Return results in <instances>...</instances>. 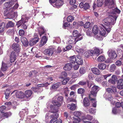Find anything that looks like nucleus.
Instances as JSON below:
<instances>
[{"mask_svg":"<svg viewBox=\"0 0 123 123\" xmlns=\"http://www.w3.org/2000/svg\"><path fill=\"white\" fill-rule=\"evenodd\" d=\"M83 103L84 105L86 107L90 105V102L87 98L85 97L83 99Z\"/></svg>","mask_w":123,"mask_h":123,"instance_id":"obj_28","label":"nucleus"},{"mask_svg":"<svg viewBox=\"0 0 123 123\" xmlns=\"http://www.w3.org/2000/svg\"><path fill=\"white\" fill-rule=\"evenodd\" d=\"M98 29L96 25H94L92 28V31L93 33L95 34H97L98 32Z\"/></svg>","mask_w":123,"mask_h":123,"instance_id":"obj_33","label":"nucleus"},{"mask_svg":"<svg viewBox=\"0 0 123 123\" xmlns=\"http://www.w3.org/2000/svg\"><path fill=\"white\" fill-rule=\"evenodd\" d=\"M58 116V114L57 113L51 115L50 117L52 119L50 120V123H57L58 122L57 119Z\"/></svg>","mask_w":123,"mask_h":123,"instance_id":"obj_10","label":"nucleus"},{"mask_svg":"<svg viewBox=\"0 0 123 123\" xmlns=\"http://www.w3.org/2000/svg\"><path fill=\"white\" fill-rule=\"evenodd\" d=\"M47 41V37L45 36H43L40 41L39 46L41 47L46 44Z\"/></svg>","mask_w":123,"mask_h":123,"instance_id":"obj_16","label":"nucleus"},{"mask_svg":"<svg viewBox=\"0 0 123 123\" xmlns=\"http://www.w3.org/2000/svg\"><path fill=\"white\" fill-rule=\"evenodd\" d=\"M107 91L109 93H111L113 92H116V89L115 86H112V89L110 88H107Z\"/></svg>","mask_w":123,"mask_h":123,"instance_id":"obj_27","label":"nucleus"},{"mask_svg":"<svg viewBox=\"0 0 123 123\" xmlns=\"http://www.w3.org/2000/svg\"><path fill=\"white\" fill-rule=\"evenodd\" d=\"M15 95L17 97L21 99L24 98L25 96L24 93L22 92L18 91L16 92Z\"/></svg>","mask_w":123,"mask_h":123,"instance_id":"obj_14","label":"nucleus"},{"mask_svg":"<svg viewBox=\"0 0 123 123\" xmlns=\"http://www.w3.org/2000/svg\"><path fill=\"white\" fill-rule=\"evenodd\" d=\"M117 87L119 89H123V79L118 80L117 82Z\"/></svg>","mask_w":123,"mask_h":123,"instance_id":"obj_13","label":"nucleus"},{"mask_svg":"<svg viewBox=\"0 0 123 123\" xmlns=\"http://www.w3.org/2000/svg\"><path fill=\"white\" fill-rule=\"evenodd\" d=\"M73 35L74 37H76L74 39L75 44L76 42L82 40L83 38V37L81 36V35L77 30H75L73 31Z\"/></svg>","mask_w":123,"mask_h":123,"instance_id":"obj_6","label":"nucleus"},{"mask_svg":"<svg viewBox=\"0 0 123 123\" xmlns=\"http://www.w3.org/2000/svg\"><path fill=\"white\" fill-rule=\"evenodd\" d=\"M63 79V80L62 81V82L63 85H65L68 81L69 78H64V79Z\"/></svg>","mask_w":123,"mask_h":123,"instance_id":"obj_50","label":"nucleus"},{"mask_svg":"<svg viewBox=\"0 0 123 123\" xmlns=\"http://www.w3.org/2000/svg\"><path fill=\"white\" fill-rule=\"evenodd\" d=\"M76 63L79 65H81L83 63V61L81 56L80 55H78L77 57Z\"/></svg>","mask_w":123,"mask_h":123,"instance_id":"obj_23","label":"nucleus"},{"mask_svg":"<svg viewBox=\"0 0 123 123\" xmlns=\"http://www.w3.org/2000/svg\"><path fill=\"white\" fill-rule=\"evenodd\" d=\"M104 0H97V6L98 7L102 6Z\"/></svg>","mask_w":123,"mask_h":123,"instance_id":"obj_46","label":"nucleus"},{"mask_svg":"<svg viewBox=\"0 0 123 123\" xmlns=\"http://www.w3.org/2000/svg\"><path fill=\"white\" fill-rule=\"evenodd\" d=\"M67 107L68 109L74 111L75 110L76 106L75 104L72 103L71 104H68Z\"/></svg>","mask_w":123,"mask_h":123,"instance_id":"obj_26","label":"nucleus"},{"mask_svg":"<svg viewBox=\"0 0 123 123\" xmlns=\"http://www.w3.org/2000/svg\"><path fill=\"white\" fill-rule=\"evenodd\" d=\"M25 34V32L23 30H20L19 31V36H22L24 35Z\"/></svg>","mask_w":123,"mask_h":123,"instance_id":"obj_57","label":"nucleus"},{"mask_svg":"<svg viewBox=\"0 0 123 123\" xmlns=\"http://www.w3.org/2000/svg\"><path fill=\"white\" fill-rule=\"evenodd\" d=\"M18 53L13 51L11 52L10 56V60L11 63L14 62L15 61L16 57L18 55Z\"/></svg>","mask_w":123,"mask_h":123,"instance_id":"obj_7","label":"nucleus"},{"mask_svg":"<svg viewBox=\"0 0 123 123\" xmlns=\"http://www.w3.org/2000/svg\"><path fill=\"white\" fill-rule=\"evenodd\" d=\"M84 56L86 57L89 56H93L91 50H89L86 51L84 54Z\"/></svg>","mask_w":123,"mask_h":123,"instance_id":"obj_29","label":"nucleus"},{"mask_svg":"<svg viewBox=\"0 0 123 123\" xmlns=\"http://www.w3.org/2000/svg\"><path fill=\"white\" fill-rule=\"evenodd\" d=\"M88 77L90 80H92L94 77L93 74L92 73H89L88 74Z\"/></svg>","mask_w":123,"mask_h":123,"instance_id":"obj_55","label":"nucleus"},{"mask_svg":"<svg viewBox=\"0 0 123 123\" xmlns=\"http://www.w3.org/2000/svg\"><path fill=\"white\" fill-rule=\"evenodd\" d=\"M7 68V64L2 62L1 68V70L3 71H5L6 70Z\"/></svg>","mask_w":123,"mask_h":123,"instance_id":"obj_36","label":"nucleus"},{"mask_svg":"<svg viewBox=\"0 0 123 123\" xmlns=\"http://www.w3.org/2000/svg\"><path fill=\"white\" fill-rule=\"evenodd\" d=\"M74 39L72 36L69 37V39L68 40L67 43L69 44H72L74 43Z\"/></svg>","mask_w":123,"mask_h":123,"instance_id":"obj_38","label":"nucleus"},{"mask_svg":"<svg viewBox=\"0 0 123 123\" xmlns=\"http://www.w3.org/2000/svg\"><path fill=\"white\" fill-rule=\"evenodd\" d=\"M89 111L90 113L94 114L96 112L95 109H93L92 108H91L89 110Z\"/></svg>","mask_w":123,"mask_h":123,"instance_id":"obj_60","label":"nucleus"},{"mask_svg":"<svg viewBox=\"0 0 123 123\" xmlns=\"http://www.w3.org/2000/svg\"><path fill=\"white\" fill-rule=\"evenodd\" d=\"M70 23L68 22H65L63 24V27H67L69 26H70Z\"/></svg>","mask_w":123,"mask_h":123,"instance_id":"obj_62","label":"nucleus"},{"mask_svg":"<svg viewBox=\"0 0 123 123\" xmlns=\"http://www.w3.org/2000/svg\"><path fill=\"white\" fill-rule=\"evenodd\" d=\"M105 60V56L102 55L99 56L97 58L98 61L99 62H103Z\"/></svg>","mask_w":123,"mask_h":123,"instance_id":"obj_37","label":"nucleus"},{"mask_svg":"<svg viewBox=\"0 0 123 123\" xmlns=\"http://www.w3.org/2000/svg\"><path fill=\"white\" fill-rule=\"evenodd\" d=\"M105 3L106 6H108L109 8H112L114 5L113 0H105Z\"/></svg>","mask_w":123,"mask_h":123,"instance_id":"obj_9","label":"nucleus"},{"mask_svg":"<svg viewBox=\"0 0 123 123\" xmlns=\"http://www.w3.org/2000/svg\"><path fill=\"white\" fill-rule=\"evenodd\" d=\"M91 69L93 73L95 74L98 75L100 74V71L98 68H92Z\"/></svg>","mask_w":123,"mask_h":123,"instance_id":"obj_24","label":"nucleus"},{"mask_svg":"<svg viewBox=\"0 0 123 123\" xmlns=\"http://www.w3.org/2000/svg\"><path fill=\"white\" fill-rule=\"evenodd\" d=\"M73 115L77 117V118H75V119H77L81 115V112L79 111H75L73 113Z\"/></svg>","mask_w":123,"mask_h":123,"instance_id":"obj_39","label":"nucleus"},{"mask_svg":"<svg viewBox=\"0 0 123 123\" xmlns=\"http://www.w3.org/2000/svg\"><path fill=\"white\" fill-rule=\"evenodd\" d=\"M20 40L24 46H28L29 42L25 37H21L20 38Z\"/></svg>","mask_w":123,"mask_h":123,"instance_id":"obj_19","label":"nucleus"},{"mask_svg":"<svg viewBox=\"0 0 123 123\" xmlns=\"http://www.w3.org/2000/svg\"><path fill=\"white\" fill-rule=\"evenodd\" d=\"M87 82L86 81L82 80L80 81L78 83V84L82 86H85L86 85Z\"/></svg>","mask_w":123,"mask_h":123,"instance_id":"obj_52","label":"nucleus"},{"mask_svg":"<svg viewBox=\"0 0 123 123\" xmlns=\"http://www.w3.org/2000/svg\"><path fill=\"white\" fill-rule=\"evenodd\" d=\"M55 50V49L53 48L46 49L44 51V54L45 55H48L50 56L53 54Z\"/></svg>","mask_w":123,"mask_h":123,"instance_id":"obj_8","label":"nucleus"},{"mask_svg":"<svg viewBox=\"0 0 123 123\" xmlns=\"http://www.w3.org/2000/svg\"><path fill=\"white\" fill-rule=\"evenodd\" d=\"M28 113V111L27 109L25 108V109H22V111H20L19 113L21 117H24L25 116V115H27Z\"/></svg>","mask_w":123,"mask_h":123,"instance_id":"obj_20","label":"nucleus"},{"mask_svg":"<svg viewBox=\"0 0 123 123\" xmlns=\"http://www.w3.org/2000/svg\"><path fill=\"white\" fill-rule=\"evenodd\" d=\"M28 21L27 18L24 15H22L21 19L16 23V25L18 26V28L21 26L22 28L24 30L26 29H27V26L25 24Z\"/></svg>","mask_w":123,"mask_h":123,"instance_id":"obj_4","label":"nucleus"},{"mask_svg":"<svg viewBox=\"0 0 123 123\" xmlns=\"http://www.w3.org/2000/svg\"><path fill=\"white\" fill-rule=\"evenodd\" d=\"M14 25V24L12 21H9L6 24V28L11 27Z\"/></svg>","mask_w":123,"mask_h":123,"instance_id":"obj_40","label":"nucleus"},{"mask_svg":"<svg viewBox=\"0 0 123 123\" xmlns=\"http://www.w3.org/2000/svg\"><path fill=\"white\" fill-rule=\"evenodd\" d=\"M122 62L119 60H118L116 61L115 62V64L117 66H120L122 64Z\"/></svg>","mask_w":123,"mask_h":123,"instance_id":"obj_58","label":"nucleus"},{"mask_svg":"<svg viewBox=\"0 0 123 123\" xmlns=\"http://www.w3.org/2000/svg\"><path fill=\"white\" fill-rule=\"evenodd\" d=\"M100 33L102 36L105 37L107 35L105 31L103 28L101 29V31H100Z\"/></svg>","mask_w":123,"mask_h":123,"instance_id":"obj_45","label":"nucleus"},{"mask_svg":"<svg viewBox=\"0 0 123 123\" xmlns=\"http://www.w3.org/2000/svg\"><path fill=\"white\" fill-rule=\"evenodd\" d=\"M61 86V84L59 82H58L54 84L52 86V88L53 90H55L59 87Z\"/></svg>","mask_w":123,"mask_h":123,"instance_id":"obj_35","label":"nucleus"},{"mask_svg":"<svg viewBox=\"0 0 123 123\" xmlns=\"http://www.w3.org/2000/svg\"><path fill=\"white\" fill-rule=\"evenodd\" d=\"M116 66L114 64H113L111 66L110 68V69L112 71L114 70L116 68Z\"/></svg>","mask_w":123,"mask_h":123,"instance_id":"obj_63","label":"nucleus"},{"mask_svg":"<svg viewBox=\"0 0 123 123\" xmlns=\"http://www.w3.org/2000/svg\"><path fill=\"white\" fill-rule=\"evenodd\" d=\"M82 118L83 119H86L91 121L93 119V117L90 115H87L86 117H82Z\"/></svg>","mask_w":123,"mask_h":123,"instance_id":"obj_34","label":"nucleus"},{"mask_svg":"<svg viewBox=\"0 0 123 123\" xmlns=\"http://www.w3.org/2000/svg\"><path fill=\"white\" fill-rule=\"evenodd\" d=\"M120 12V11L117 8H115L111 15L103 20L105 25V26L103 27L108 32H110L112 27L111 25H114L116 23L118 17L116 13H119Z\"/></svg>","mask_w":123,"mask_h":123,"instance_id":"obj_1","label":"nucleus"},{"mask_svg":"<svg viewBox=\"0 0 123 123\" xmlns=\"http://www.w3.org/2000/svg\"><path fill=\"white\" fill-rule=\"evenodd\" d=\"M90 7L89 4L88 3H86L84 5V9L86 10L89 9Z\"/></svg>","mask_w":123,"mask_h":123,"instance_id":"obj_53","label":"nucleus"},{"mask_svg":"<svg viewBox=\"0 0 123 123\" xmlns=\"http://www.w3.org/2000/svg\"><path fill=\"white\" fill-rule=\"evenodd\" d=\"M11 1L7 2L4 4L5 7L4 8V11L5 13H6L8 15L10 16L14 15L15 12H14V11L17 9L18 6V4H16L11 8V7L14 4V2L17 0H11Z\"/></svg>","mask_w":123,"mask_h":123,"instance_id":"obj_2","label":"nucleus"},{"mask_svg":"<svg viewBox=\"0 0 123 123\" xmlns=\"http://www.w3.org/2000/svg\"><path fill=\"white\" fill-rule=\"evenodd\" d=\"M77 56L76 55H74L71 56H70L69 57V60L70 62L72 63H75L77 61Z\"/></svg>","mask_w":123,"mask_h":123,"instance_id":"obj_21","label":"nucleus"},{"mask_svg":"<svg viewBox=\"0 0 123 123\" xmlns=\"http://www.w3.org/2000/svg\"><path fill=\"white\" fill-rule=\"evenodd\" d=\"M117 78L116 76L114 75L112 76L111 78L109 79L108 81L109 83L114 85L115 84V83L117 81Z\"/></svg>","mask_w":123,"mask_h":123,"instance_id":"obj_11","label":"nucleus"},{"mask_svg":"<svg viewBox=\"0 0 123 123\" xmlns=\"http://www.w3.org/2000/svg\"><path fill=\"white\" fill-rule=\"evenodd\" d=\"M91 51L93 55H95L97 56L100 54L99 49L96 47L94 48L93 50H91Z\"/></svg>","mask_w":123,"mask_h":123,"instance_id":"obj_17","label":"nucleus"},{"mask_svg":"<svg viewBox=\"0 0 123 123\" xmlns=\"http://www.w3.org/2000/svg\"><path fill=\"white\" fill-rule=\"evenodd\" d=\"M74 19V17L72 16H69L67 18V20L68 22H71Z\"/></svg>","mask_w":123,"mask_h":123,"instance_id":"obj_49","label":"nucleus"},{"mask_svg":"<svg viewBox=\"0 0 123 123\" xmlns=\"http://www.w3.org/2000/svg\"><path fill=\"white\" fill-rule=\"evenodd\" d=\"M63 98L62 96H59L57 98V100H53L52 101L54 105H51L50 106L51 109L49 112L52 113H55L58 112V110L57 108H55V106L58 107L60 106L63 101Z\"/></svg>","mask_w":123,"mask_h":123,"instance_id":"obj_3","label":"nucleus"},{"mask_svg":"<svg viewBox=\"0 0 123 123\" xmlns=\"http://www.w3.org/2000/svg\"><path fill=\"white\" fill-rule=\"evenodd\" d=\"M63 4V2L61 1H58L55 3V6L57 8H59L62 6Z\"/></svg>","mask_w":123,"mask_h":123,"instance_id":"obj_32","label":"nucleus"},{"mask_svg":"<svg viewBox=\"0 0 123 123\" xmlns=\"http://www.w3.org/2000/svg\"><path fill=\"white\" fill-rule=\"evenodd\" d=\"M90 28L88 29L87 31L86 34L87 36H91L92 35V33L91 31V29Z\"/></svg>","mask_w":123,"mask_h":123,"instance_id":"obj_51","label":"nucleus"},{"mask_svg":"<svg viewBox=\"0 0 123 123\" xmlns=\"http://www.w3.org/2000/svg\"><path fill=\"white\" fill-rule=\"evenodd\" d=\"M80 118H78L77 119H75L73 121L74 123H78L80 122Z\"/></svg>","mask_w":123,"mask_h":123,"instance_id":"obj_64","label":"nucleus"},{"mask_svg":"<svg viewBox=\"0 0 123 123\" xmlns=\"http://www.w3.org/2000/svg\"><path fill=\"white\" fill-rule=\"evenodd\" d=\"M3 115L4 117L7 118L8 117L10 116L11 115V113L10 112H8L4 113L3 114Z\"/></svg>","mask_w":123,"mask_h":123,"instance_id":"obj_56","label":"nucleus"},{"mask_svg":"<svg viewBox=\"0 0 123 123\" xmlns=\"http://www.w3.org/2000/svg\"><path fill=\"white\" fill-rule=\"evenodd\" d=\"M4 23H1L0 24V33L3 32L5 30L4 26L3 25Z\"/></svg>","mask_w":123,"mask_h":123,"instance_id":"obj_43","label":"nucleus"},{"mask_svg":"<svg viewBox=\"0 0 123 123\" xmlns=\"http://www.w3.org/2000/svg\"><path fill=\"white\" fill-rule=\"evenodd\" d=\"M39 34L40 36H41L42 35L44 34L45 31L43 28V27H39L38 28Z\"/></svg>","mask_w":123,"mask_h":123,"instance_id":"obj_30","label":"nucleus"},{"mask_svg":"<svg viewBox=\"0 0 123 123\" xmlns=\"http://www.w3.org/2000/svg\"><path fill=\"white\" fill-rule=\"evenodd\" d=\"M85 90L83 88H80L78 89V93L79 94H82L85 92Z\"/></svg>","mask_w":123,"mask_h":123,"instance_id":"obj_48","label":"nucleus"},{"mask_svg":"<svg viewBox=\"0 0 123 123\" xmlns=\"http://www.w3.org/2000/svg\"><path fill=\"white\" fill-rule=\"evenodd\" d=\"M39 40V38H34L31 39L29 41V44L30 46H32L36 44Z\"/></svg>","mask_w":123,"mask_h":123,"instance_id":"obj_15","label":"nucleus"},{"mask_svg":"<svg viewBox=\"0 0 123 123\" xmlns=\"http://www.w3.org/2000/svg\"><path fill=\"white\" fill-rule=\"evenodd\" d=\"M67 74L66 72H62L61 73V78L62 79H64V78H66V77H67Z\"/></svg>","mask_w":123,"mask_h":123,"instance_id":"obj_47","label":"nucleus"},{"mask_svg":"<svg viewBox=\"0 0 123 123\" xmlns=\"http://www.w3.org/2000/svg\"><path fill=\"white\" fill-rule=\"evenodd\" d=\"M76 50L78 53H82L83 51V50L82 49L80 48H76Z\"/></svg>","mask_w":123,"mask_h":123,"instance_id":"obj_61","label":"nucleus"},{"mask_svg":"<svg viewBox=\"0 0 123 123\" xmlns=\"http://www.w3.org/2000/svg\"><path fill=\"white\" fill-rule=\"evenodd\" d=\"M106 65L104 63L99 64L98 66V68L100 69L104 70L106 67Z\"/></svg>","mask_w":123,"mask_h":123,"instance_id":"obj_41","label":"nucleus"},{"mask_svg":"<svg viewBox=\"0 0 123 123\" xmlns=\"http://www.w3.org/2000/svg\"><path fill=\"white\" fill-rule=\"evenodd\" d=\"M72 67V65L70 63H68L65 65L63 69L66 70H69L71 69Z\"/></svg>","mask_w":123,"mask_h":123,"instance_id":"obj_22","label":"nucleus"},{"mask_svg":"<svg viewBox=\"0 0 123 123\" xmlns=\"http://www.w3.org/2000/svg\"><path fill=\"white\" fill-rule=\"evenodd\" d=\"M86 72L85 68L82 67L80 68L79 69V72L80 74H84Z\"/></svg>","mask_w":123,"mask_h":123,"instance_id":"obj_42","label":"nucleus"},{"mask_svg":"<svg viewBox=\"0 0 123 123\" xmlns=\"http://www.w3.org/2000/svg\"><path fill=\"white\" fill-rule=\"evenodd\" d=\"M12 47L13 51L18 53L20 51L19 45L18 44L14 43L12 45Z\"/></svg>","mask_w":123,"mask_h":123,"instance_id":"obj_12","label":"nucleus"},{"mask_svg":"<svg viewBox=\"0 0 123 123\" xmlns=\"http://www.w3.org/2000/svg\"><path fill=\"white\" fill-rule=\"evenodd\" d=\"M109 56L111 59H115L117 57L116 51L113 50H111L109 53Z\"/></svg>","mask_w":123,"mask_h":123,"instance_id":"obj_18","label":"nucleus"},{"mask_svg":"<svg viewBox=\"0 0 123 123\" xmlns=\"http://www.w3.org/2000/svg\"><path fill=\"white\" fill-rule=\"evenodd\" d=\"M95 98L93 97V99L92 100L89 99L90 100L92 101V106L94 107H96L97 105L96 101V98Z\"/></svg>","mask_w":123,"mask_h":123,"instance_id":"obj_44","label":"nucleus"},{"mask_svg":"<svg viewBox=\"0 0 123 123\" xmlns=\"http://www.w3.org/2000/svg\"><path fill=\"white\" fill-rule=\"evenodd\" d=\"M90 23L89 22H87L84 25V27L85 28H88L90 27Z\"/></svg>","mask_w":123,"mask_h":123,"instance_id":"obj_54","label":"nucleus"},{"mask_svg":"<svg viewBox=\"0 0 123 123\" xmlns=\"http://www.w3.org/2000/svg\"><path fill=\"white\" fill-rule=\"evenodd\" d=\"M95 85L93 82H91L89 83L87 82V86L89 88H90L91 86Z\"/></svg>","mask_w":123,"mask_h":123,"instance_id":"obj_59","label":"nucleus"},{"mask_svg":"<svg viewBox=\"0 0 123 123\" xmlns=\"http://www.w3.org/2000/svg\"><path fill=\"white\" fill-rule=\"evenodd\" d=\"M102 36L100 34L97 33V34H94V37L97 39L101 41L103 39Z\"/></svg>","mask_w":123,"mask_h":123,"instance_id":"obj_31","label":"nucleus"},{"mask_svg":"<svg viewBox=\"0 0 123 123\" xmlns=\"http://www.w3.org/2000/svg\"><path fill=\"white\" fill-rule=\"evenodd\" d=\"M90 93L89 95V98L91 100L93 99V97H96L98 92L99 90V87L97 86L94 85L91 88Z\"/></svg>","mask_w":123,"mask_h":123,"instance_id":"obj_5","label":"nucleus"},{"mask_svg":"<svg viewBox=\"0 0 123 123\" xmlns=\"http://www.w3.org/2000/svg\"><path fill=\"white\" fill-rule=\"evenodd\" d=\"M33 92L31 90H27L25 92V97L28 98L30 97L32 94Z\"/></svg>","mask_w":123,"mask_h":123,"instance_id":"obj_25","label":"nucleus"}]
</instances>
